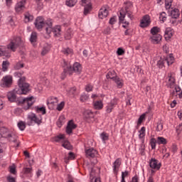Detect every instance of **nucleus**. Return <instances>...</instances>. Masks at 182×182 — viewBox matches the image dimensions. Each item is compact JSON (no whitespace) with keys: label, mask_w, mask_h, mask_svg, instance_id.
<instances>
[{"label":"nucleus","mask_w":182,"mask_h":182,"mask_svg":"<svg viewBox=\"0 0 182 182\" xmlns=\"http://www.w3.org/2000/svg\"><path fill=\"white\" fill-rule=\"evenodd\" d=\"M126 15L130 21L134 19V8L133 7V4L130 1H127L124 3L123 7L119 10V21L120 23H122V28L127 29L130 23L125 21Z\"/></svg>","instance_id":"obj_1"},{"label":"nucleus","mask_w":182,"mask_h":182,"mask_svg":"<svg viewBox=\"0 0 182 182\" xmlns=\"http://www.w3.org/2000/svg\"><path fill=\"white\" fill-rule=\"evenodd\" d=\"M23 42L21 37H14V39L7 45L0 46V56H5V58H11V51L15 52L17 48L22 46Z\"/></svg>","instance_id":"obj_2"},{"label":"nucleus","mask_w":182,"mask_h":182,"mask_svg":"<svg viewBox=\"0 0 182 182\" xmlns=\"http://www.w3.org/2000/svg\"><path fill=\"white\" fill-rule=\"evenodd\" d=\"M15 91H11L8 92L7 98L9 99V102H17L18 105H26L27 107L24 108L26 110L29 109L33 103H35V100L33 97H30L27 98L24 97H16V95H15Z\"/></svg>","instance_id":"obj_3"},{"label":"nucleus","mask_w":182,"mask_h":182,"mask_svg":"<svg viewBox=\"0 0 182 182\" xmlns=\"http://www.w3.org/2000/svg\"><path fill=\"white\" fill-rule=\"evenodd\" d=\"M63 68H64V73H68V75H73V73H77V75H80L82 73V65L79 63H74L73 67L70 65L69 61L63 60Z\"/></svg>","instance_id":"obj_4"},{"label":"nucleus","mask_w":182,"mask_h":182,"mask_svg":"<svg viewBox=\"0 0 182 182\" xmlns=\"http://www.w3.org/2000/svg\"><path fill=\"white\" fill-rule=\"evenodd\" d=\"M0 134L4 139H7L11 143H14V146L18 147L20 142H18V136L15 132L10 131L7 128L2 127L0 129Z\"/></svg>","instance_id":"obj_5"},{"label":"nucleus","mask_w":182,"mask_h":182,"mask_svg":"<svg viewBox=\"0 0 182 182\" xmlns=\"http://www.w3.org/2000/svg\"><path fill=\"white\" fill-rule=\"evenodd\" d=\"M26 79V78L25 77L18 79V87H16V89H14L16 95H26V93H28L29 90H31L29 83L25 82Z\"/></svg>","instance_id":"obj_6"},{"label":"nucleus","mask_w":182,"mask_h":182,"mask_svg":"<svg viewBox=\"0 0 182 182\" xmlns=\"http://www.w3.org/2000/svg\"><path fill=\"white\" fill-rule=\"evenodd\" d=\"M97 163V161H92V160H85L84 161V166L88 168L90 171V182H101L100 178H95L96 176V172L95 171V164Z\"/></svg>","instance_id":"obj_7"},{"label":"nucleus","mask_w":182,"mask_h":182,"mask_svg":"<svg viewBox=\"0 0 182 182\" xmlns=\"http://www.w3.org/2000/svg\"><path fill=\"white\" fill-rule=\"evenodd\" d=\"M174 63V57L173 54H169L166 57H161V58L157 61L156 66L159 69H163L166 68V65L167 66H170Z\"/></svg>","instance_id":"obj_8"},{"label":"nucleus","mask_w":182,"mask_h":182,"mask_svg":"<svg viewBox=\"0 0 182 182\" xmlns=\"http://www.w3.org/2000/svg\"><path fill=\"white\" fill-rule=\"evenodd\" d=\"M12 85V76L6 75L3 77L0 82L1 87H11Z\"/></svg>","instance_id":"obj_9"},{"label":"nucleus","mask_w":182,"mask_h":182,"mask_svg":"<svg viewBox=\"0 0 182 182\" xmlns=\"http://www.w3.org/2000/svg\"><path fill=\"white\" fill-rule=\"evenodd\" d=\"M28 119L31 122H33V123H36V124H38V126L41 125L42 124V116H36L34 113H29L28 114Z\"/></svg>","instance_id":"obj_10"},{"label":"nucleus","mask_w":182,"mask_h":182,"mask_svg":"<svg viewBox=\"0 0 182 182\" xmlns=\"http://www.w3.org/2000/svg\"><path fill=\"white\" fill-rule=\"evenodd\" d=\"M85 156L87 159H96L99 156V153L95 148H90L85 150Z\"/></svg>","instance_id":"obj_11"},{"label":"nucleus","mask_w":182,"mask_h":182,"mask_svg":"<svg viewBox=\"0 0 182 182\" xmlns=\"http://www.w3.org/2000/svg\"><path fill=\"white\" fill-rule=\"evenodd\" d=\"M34 25L38 31H41L42 28L45 26V18L42 16L37 17L34 22Z\"/></svg>","instance_id":"obj_12"},{"label":"nucleus","mask_w":182,"mask_h":182,"mask_svg":"<svg viewBox=\"0 0 182 182\" xmlns=\"http://www.w3.org/2000/svg\"><path fill=\"white\" fill-rule=\"evenodd\" d=\"M168 16L172 18V19H178L180 18V10L177 8H171L168 11Z\"/></svg>","instance_id":"obj_13"},{"label":"nucleus","mask_w":182,"mask_h":182,"mask_svg":"<svg viewBox=\"0 0 182 182\" xmlns=\"http://www.w3.org/2000/svg\"><path fill=\"white\" fill-rule=\"evenodd\" d=\"M151 23V20L150 19V16L145 15L141 21L140 26L141 28H147V26H149Z\"/></svg>","instance_id":"obj_14"},{"label":"nucleus","mask_w":182,"mask_h":182,"mask_svg":"<svg viewBox=\"0 0 182 182\" xmlns=\"http://www.w3.org/2000/svg\"><path fill=\"white\" fill-rule=\"evenodd\" d=\"M26 5V0H21L16 4L15 11L17 13L22 12L25 9V6Z\"/></svg>","instance_id":"obj_15"},{"label":"nucleus","mask_w":182,"mask_h":182,"mask_svg":"<svg viewBox=\"0 0 182 182\" xmlns=\"http://www.w3.org/2000/svg\"><path fill=\"white\" fill-rule=\"evenodd\" d=\"M107 15H109L107 7L102 6L99 11L98 18H100V19H105V18H107Z\"/></svg>","instance_id":"obj_16"},{"label":"nucleus","mask_w":182,"mask_h":182,"mask_svg":"<svg viewBox=\"0 0 182 182\" xmlns=\"http://www.w3.org/2000/svg\"><path fill=\"white\" fill-rule=\"evenodd\" d=\"M45 26H48L46 28V31L48 35H50L52 33V26H53V21L50 18H47L44 20Z\"/></svg>","instance_id":"obj_17"},{"label":"nucleus","mask_w":182,"mask_h":182,"mask_svg":"<svg viewBox=\"0 0 182 182\" xmlns=\"http://www.w3.org/2000/svg\"><path fill=\"white\" fill-rule=\"evenodd\" d=\"M77 127L73 120H70L68 122L67 127H66V133L67 134H72L73 130Z\"/></svg>","instance_id":"obj_18"},{"label":"nucleus","mask_w":182,"mask_h":182,"mask_svg":"<svg viewBox=\"0 0 182 182\" xmlns=\"http://www.w3.org/2000/svg\"><path fill=\"white\" fill-rule=\"evenodd\" d=\"M149 166L151 168H154L155 170H160L161 167V163L159 162L157 160H151L149 162Z\"/></svg>","instance_id":"obj_19"},{"label":"nucleus","mask_w":182,"mask_h":182,"mask_svg":"<svg viewBox=\"0 0 182 182\" xmlns=\"http://www.w3.org/2000/svg\"><path fill=\"white\" fill-rule=\"evenodd\" d=\"M113 81L118 89H122L124 86V80L119 76L116 77Z\"/></svg>","instance_id":"obj_20"},{"label":"nucleus","mask_w":182,"mask_h":182,"mask_svg":"<svg viewBox=\"0 0 182 182\" xmlns=\"http://www.w3.org/2000/svg\"><path fill=\"white\" fill-rule=\"evenodd\" d=\"M162 36L160 34H156L154 36H152L151 37V42L152 43H154L155 45H157V43H160L161 39H162Z\"/></svg>","instance_id":"obj_21"},{"label":"nucleus","mask_w":182,"mask_h":182,"mask_svg":"<svg viewBox=\"0 0 182 182\" xmlns=\"http://www.w3.org/2000/svg\"><path fill=\"white\" fill-rule=\"evenodd\" d=\"M62 31V28L60 26H55L53 28L51 27V32L54 34V36H60V32Z\"/></svg>","instance_id":"obj_22"},{"label":"nucleus","mask_w":182,"mask_h":182,"mask_svg":"<svg viewBox=\"0 0 182 182\" xmlns=\"http://www.w3.org/2000/svg\"><path fill=\"white\" fill-rule=\"evenodd\" d=\"M120 164H122V162L119 160H116L113 163V172L115 176H117V173H119V168H120Z\"/></svg>","instance_id":"obj_23"},{"label":"nucleus","mask_w":182,"mask_h":182,"mask_svg":"<svg viewBox=\"0 0 182 182\" xmlns=\"http://www.w3.org/2000/svg\"><path fill=\"white\" fill-rule=\"evenodd\" d=\"M84 116L87 119V122H93V112L90 110H87L84 112Z\"/></svg>","instance_id":"obj_24"},{"label":"nucleus","mask_w":182,"mask_h":182,"mask_svg":"<svg viewBox=\"0 0 182 182\" xmlns=\"http://www.w3.org/2000/svg\"><path fill=\"white\" fill-rule=\"evenodd\" d=\"M167 87H169L170 89H174L176 87V80L171 76H170L168 78Z\"/></svg>","instance_id":"obj_25"},{"label":"nucleus","mask_w":182,"mask_h":182,"mask_svg":"<svg viewBox=\"0 0 182 182\" xmlns=\"http://www.w3.org/2000/svg\"><path fill=\"white\" fill-rule=\"evenodd\" d=\"M23 173L24 176L26 177H32V168L30 167H24L23 169Z\"/></svg>","instance_id":"obj_26"},{"label":"nucleus","mask_w":182,"mask_h":182,"mask_svg":"<svg viewBox=\"0 0 182 182\" xmlns=\"http://www.w3.org/2000/svg\"><path fill=\"white\" fill-rule=\"evenodd\" d=\"M116 77H117V74L116 73V71L113 70H109L107 74V79H112L114 80Z\"/></svg>","instance_id":"obj_27"},{"label":"nucleus","mask_w":182,"mask_h":182,"mask_svg":"<svg viewBox=\"0 0 182 182\" xmlns=\"http://www.w3.org/2000/svg\"><path fill=\"white\" fill-rule=\"evenodd\" d=\"M36 41H38V33L36 32H32L30 36V42L32 45L35 46Z\"/></svg>","instance_id":"obj_28"},{"label":"nucleus","mask_w":182,"mask_h":182,"mask_svg":"<svg viewBox=\"0 0 182 182\" xmlns=\"http://www.w3.org/2000/svg\"><path fill=\"white\" fill-rule=\"evenodd\" d=\"M82 6H84V15H88V14H90V11H92V4H84Z\"/></svg>","instance_id":"obj_29"},{"label":"nucleus","mask_w":182,"mask_h":182,"mask_svg":"<svg viewBox=\"0 0 182 182\" xmlns=\"http://www.w3.org/2000/svg\"><path fill=\"white\" fill-rule=\"evenodd\" d=\"M31 21H33V16L27 12L24 14V22L28 23V22H31Z\"/></svg>","instance_id":"obj_30"},{"label":"nucleus","mask_w":182,"mask_h":182,"mask_svg":"<svg viewBox=\"0 0 182 182\" xmlns=\"http://www.w3.org/2000/svg\"><path fill=\"white\" fill-rule=\"evenodd\" d=\"M164 36L166 41L170 39L171 36H173V31H171V28H168L166 29Z\"/></svg>","instance_id":"obj_31"},{"label":"nucleus","mask_w":182,"mask_h":182,"mask_svg":"<svg viewBox=\"0 0 182 182\" xmlns=\"http://www.w3.org/2000/svg\"><path fill=\"white\" fill-rule=\"evenodd\" d=\"M94 107L97 110H100L103 109V102L102 101H96L94 102Z\"/></svg>","instance_id":"obj_32"},{"label":"nucleus","mask_w":182,"mask_h":182,"mask_svg":"<svg viewBox=\"0 0 182 182\" xmlns=\"http://www.w3.org/2000/svg\"><path fill=\"white\" fill-rule=\"evenodd\" d=\"M139 139H140L141 140L142 139H144V136H146V127H142L141 129L139 131Z\"/></svg>","instance_id":"obj_33"},{"label":"nucleus","mask_w":182,"mask_h":182,"mask_svg":"<svg viewBox=\"0 0 182 182\" xmlns=\"http://www.w3.org/2000/svg\"><path fill=\"white\" fill-rule=\"evenodd\" d=\"M157 144H167V139L163 136H158L156 139Z\"/></svg>","instance_id":"obj_34"},{"label":"nucleus","mask_w":182,"mask_h":182,"mask_svg":"<svg viewBox=\"0 0 182 182\" xmlns=\"http://www.w3.org/2000/svg\"><path fill=\"white\" fill-rule=\"evenodd\" d=\"M63 147H64V149H67V150H72L73 146L70 144V142H69L68 141H64L63 143L62 144Z\"/></svg>","instance_id":"obj_35"},{"label":"nucleus","mask_w":182,"mask_h":182,"mask_svg":"<svg viewBox=\"0 0 182 182\" xmlns=\"http://www.w3.org/2000/svg\"><path fill=\"white\" fill-rule=\"evenodd\" d=\"M159 19L162 23H164L167 21V14L166 12H162L159 14Z\"/></svg>","instance_id":"obj_36"},{"label":"nucleus","mask_w":182,"mask_h":182,"mask_svg":"<svg viewBox=\"0 0 182 182\" xmlns=\"http://www.w3.org/2000/svg\"><path fill=\"white\" fill-rule=\"evenodd\" d=\"M150 32L152 36H154V35H159V32H160V28L157 26H154L152 28H151Z\"/></svg>","instance_id":"obj_37"},{"label":"nucleus","mask_w":182,"mask_h":182,"mask_svg":"<svg viewBox=\"0 0 182 182\" xmlns=\"http://www.w3.org/2000/svg\"><path fill=\"white\" fill-rule=\"evenodd\" d=\"M62 53L68 56V55H72L73 53V50L70 48H63Z\"/></svg>","instance_id":"obj_38"},{"label":"nucleus","mask_w":182,"mask_h":182,"mask_svg":"<svg viewBox=\"0 0 182 182\" xmlns=\"http://www.w3.org/2000/svg\"><path fill=\"white\" fill-rule=\"evenodd\" d=\"M36 113H41V114H46V108L45 107H36Z\"/></svg>","instance_id":"obj_39"},{"label":"nucleus","mask_w":182,"mask_h":182,"mask_svg":"<svg viewBox=\"0 0 182 182\" xmlns=\"http://www.w3.org/2000/svg\"><path fill=\"white\" fill-rule=\"evenodd\" d=\"M63 124H65V117L62 116L59 117L57 122V126L58 127H62Z\"/></svg>","instance_id":"obj_40"},{"label":"nucleus","mask_w":182,"mask_h":182,"mask_svg":"<svg viewBox=\"0 0 182 182\" xmlns=\"http://www.w3.org/2000/svg\"><path fill=\"white\" fill-rule=\"evenodd\" d=\"M77 2V0H67L65 2V4L67 6H70V8H72V6H75Z\"/></svg>","instance_id":"obj_41"},{"label":"nucleus","mask_w":182,"mask_h":182,"mask_svg":"<svg viewBox=\"0 0 182 182\" xmlns=\"http://www.w3.org/2000/svg\"><path fill=\"white\" fill-rule=\"evenodd\" d=\"M149 144L152 150H154V149H156V144H157V139H156L155 138H151L150 139Z\"/></svg>","instance_id":"obj_42"},{"label":"nucleus","mask_w":182,"mask_h":182,"mask_svg":"<svg viewBox=\"0 0 182 182\" xmlns=\"http://www.w3.org/2000/svg\"><path fill=\"white\" fill-rule=\"evenodd\" d=\"M100 138L104 143H106V141L109 140V134L106 132H102L100 134Z\"/></svg>","instance_id":"obj_43"},{"label":"nucleus","mask_w":182,"mask_h":182,"mask_svg":"<svg viewBox=\"0 0 182 182\" xmlns=\"http://www.w3.org/2000/svg\"><path fill=\"white\" fill-rule=\"evenodd\" d=\"M17 126L18 127V129L21 131L23 132V130H25V129L26 128V125L25 124L24 122L20 121L18 124Z\"/></svg>","instance_id":"obj_44"},{"label":"nucleus","mask_w":182,"mask_h":182,"mask_svg":"<svg viewBox=\"0 0 182 182\" xmlns=\"http://www.w3.org/2000/svg\"><path fill=\"white\" fill-rule=\"evenodd\" d=\"M89 100V95L86 93H82V95L80 96V102H85Z\"/></svg>","instance_id":"obj_45"},{"label":"nucleus","mask_w":182,"mask_h":182,"mask_svg":"<svg viewBox=\"0 0 182 182\" xmlns=\"http://www.w3.org/2000/svg\"><path fill=\"white\" fill-rule=\"evenodd\" d=\"M9 171L11 174H14V176L16 174V165L13 164L9 166Z\"/></svg>","instance_id":"obj_46"},{"label":"nucleus","mask_w":182,"mask_h":182,"mask_svg":"<svg viewBox=\"0 0 182 182\" xmlns=\"http://www.w3.org/2000/svg\"><path fill=\"white\" fill-rule=\"evenodd\" d=\"M9 67V63L8 61H3L2 63L3 72H6V70H8Z\"/></svg>","instance_id":"obj_47"},{"label":"nucleus","mask_w":182,"mask_h":182,"mask_svg":"<svg viewBox=\"0 0 182 182\" xmlns=\"http://www.w3.org/2000/svg\"><path fill=\"white\" fill-rule=\"evenodd\" d=\"M113 109H114V106H113L110 103H108V105L106 107L107 113H112V110H113Z\"/></svg>","instance_id":"obj_48"},{"label":"nucleus","mask_w":182,"mask_h":182,"mask_svg":"<svg viewBox=\"0 0 182 182\" xmlns=\"http://www.w3.org/2000/svg\"><path fill=\"white\" fill-rule=\"evenodd\" d=\"M171 4H173V0H166L165 1V8L166 9H171Z\"/></svg>","instance_id":"obj_49"},{"label":"nucleus","mask_w":182,"mask_h":182,"mask_svg":"<svg viewBox=\"0 0 182 182\" xmlns=\"http://www.w3.org/2000/svg\"><path fill=\"white\" fill-rule=\"evenodd\" d=\"M175 91L171 92V94L172 95V96H174V95H176V93H178L180 92H181V88L179 86L175 85Z\"/></svg>","instance_id":"obj_50"},{"label":"nucleus","mask_w":182,"mask_h":182,"mask_svg":"<svg viewBox=\"0 0 182 182\" xmlns=\"http://www.w3.org/2000/svg\"><path fill=\"white\" fill-rule=\"evenodd\" d=\"M125 53L124 49L122 48H118L117 50V55L118 56H122Z\"/></svg>","instance_id":"obj_51"},{"label":"nucleus","mask_w":182,"mask_h":182,"mask_svg":"<svg viewBox=\"0 0 182 182\" xmlns=\"http://www.w3.org/2000/svg\"><path fill=\"white\" fill-rule=\"evenodd\" d=\"M145 117H146L145 114H143L139 117V118L138 119V122H137L138 126L139 124H141V123H143V121L144 120Z\"/></svg>","instance_id":"obj_52"},{"label":"nucleus","mask_w":182,"mask_h":182,"mask_svg":"<svg viewBox=\"0 0 182 182\" xmlns=\"http://www.w3.org/2000/svg\"><path fill=\"white\" fill-rule=\"evenodd\" d=\"M63 107H65V102H61L57 105V110H58V112H60V110H62Z\"/></svg>","instance_id":"obj_53"},{"label":"nucleus","mask_w":182,"mask_h":182,"mask_svg":"<svg viewBox=\"0 0 182 182\" xmlns=\"http://www.w3.org/2000/svg\"><path fill=\"white\" fill-rule=\"evenodd\" d=\"M65 139V135L63 134H60L55 138V141L59 142L60 140H63Z\"/></svg>","instance_id":"obj_54"},{"label":"nucleus","mask_w":182,"mask_h":182,"mask_svg":"<svg viewBox=\"0 0 182 182\" xmlns=\"http://www.w3.org/2000/svg\"><path fill=\"white\" fill-rule=\"evenodd\" d=\"M156 132H161L163 130V123L158 122L156 125Z\"/></svg>","instance_id":"obj_55"},{"label":"nucleus","mask_w":182,"mask_h":182,"mask_svg":"<svg viewBox=\"0 0 182 182\" xmlns=\"http://www.w3.org/2000/svg\"><path fill=\"white\" fill-rule=\"evenodd\" d=\"M116 22H117V18H116V16L112 17L109 21V25H114Z\"/></svg>","instance_id":"obj_56"},{"label":"nucleus","mask_w":182,"mask_h":182,"mask_svg":"<svg viewBox=\"0 0 182 182\" xmlns=\"http://www.w3.org/2000/svg\"><path fill=\"white\" fill-rule=\"evenodd\" d=\"M48 52H49V47L43 48V50L41 51L42 56H45V55H46V53H48Z\"/></svg>","instance_id":"obj_57"},{"label":"nucleus","mask_w":182,"mask_h":182,"mask_svg":"<svg viewBox=\"0 0 182 182\" xmlns=\"http://www.w3.org/2000/svg\"><path fill=\"white\" fill-rule=\"evenodd\" d=\"M139 152L141 156H144V154H146V153L144 152V144L143 143L141 144V146L139 148Z\"/></svg>","instance_id":"obj_58"},{"label":"nucleus","mask_w":182,"mask_h":182,"mask_svg":"<svg viewBox=\"0 0 182 182\" xmlns=\"http://www.w3.org/2000/svg\"><path fill=\"white\" fill-rule=\"evenodd\" d=\"M117 102H119V99L114 97V99H112L111 100V102H109V105H112V106H116V105H117Z\"/></svg>","instance_id":"obj_59"},{"label":"nucleus","mask_w":182,"mask_h":182,"mask_svg":"<svg viewBox=\"0 0 182 182\" xmlns=\"http://www.w3.org/2000/svg\"><path fill=\"white\" fill-rule=\"evenodd\" d=\"M177 134H180L182 132V123L178 125L176 128Z\"/></svg>","instance_id":"obj_60"},{"label":"nucleus","mask_w":182,"mask_h":182,"mask_svg":"<svg viewBox=\"0 0 182 182\" xmlns=\"http://www.w3.org/2000/svg\"><path fill=\"white\" fill-rule=\"evenodd\" d=\"M85 90L86 92H92L93 90V86L90 84H88L85 86Z\"/></svg>","instance_id":"obj_61"},{"label":"nucleus","mask_w":182,"mask_h":182,"mask_svg":"<svg viewBox=\"0 0 182 182\" xmlns=\"http://www.w3.org/2000/svg\"><path fill=\"white\" fill-rule=\"evenodd\" d=\"M36 2L37 4L38 9H42V8H43V4L41 2V0H36Z\"/></svg>","instance_id":"obj_62"},{"label":"nucleus","mask_w":182,"mask_h":182,"mask_svg":"<svg viewBox=\"0 0 182 182\" xmlns=\"http://www.w3.org/2000/svg\"><path fill=\"white\" fill-rule=\"evenodd\" d=\"M23 68V63H17L15 66V69L18 70V69H22Z\"/></svg>","instance_id":"obj_63"},{"label":"nucleus","mask_w":182,"mask_h":182,"mask_svg":"<svg viewBox=\"0 0 182 182\" xmlns=\"http://www.w3.org/2000/svg\"><path fill=\"white\" fill-rule=\"evenodd\" d=\"M7 181L8 182H16L15 178L12 177L11 175L7 176Z\"/></svg>","instance_id":"obj_64"}]
</instances>
